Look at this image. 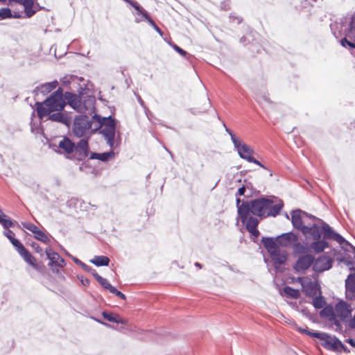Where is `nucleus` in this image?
I'll return each mask as SVG.
<instances>
[{
  "label": "nucleus",
  "instance_id": "36",
  "mask_svg": "<svg viewBox=\"0 0 355 355\" xmlns=\"http://www.w3.org/2000/svg\"><path fill=\"white\" fill-rule=\"evenodd\" d=\"M313 305L315 309H322L325 305V300L322 296H316L313 300Z\"/></svg>",
  "mask_w": 355,
  "mask_h": 355
},
{
  "label": "nucleus",
  "instance_id": "50",
  "mask_svg": "<svg viewBox=\"0 0 355 355\" xmlns=\"http://www.w3.org/2000/svg\"><path fill=\"white\" fill-rule=\"evenodd\" d=\"M72 259H73V261H74L76 264H78V265L80 266L83 268V270H87V269H89V268H87V265H86L85 263H84L83 262H82V261H81L80 260H79L78 259H77V258H76V257H72Z\"/></svg>",
  "mask_w": 355,
  "mask_h": 355
},
{
  "label": "nucleus",
  "instance_id": "63",
  "mask_svg": "<svg viewBox=\"0 0 355 355\" xmlns=\"http://www.w3.org/2000/svg\"><path fill=\"white\" fill-rule=\"evenodd\" d=\"M20 17L19 13L15 12L14 15L12 14V18H20Z\"/></svg>",
  "mask_w": 355,
  "mask_h": 355
},
{
  "label": "nucleus",
  "instance_id": "43",
  "mask_svg": "<svg viewBox=\"0 0 355 355\" xmlns=\"http://www.w3.org/2000/svg\"><path fill=\"white\" fill-rule=\"evenodd\" d=\"M23 227L29 231L32 232L33 234L38 230V227L33 223H22Z\"/></svg>",
  "mask_w": 355,
  "mask_h": 355
},
{
  "label": "nucleus",
  "instance_id": "23",
  "mask_svg": "<svg viewBox=\"0 0 355 355\" xmlns=\"http://www.w3.org/2000/svg\"><path fill=\"white\" fill-rule=\"evenodd\" d=\"M58 147L62 150L63 153L71 154L74 152L75 144L69 138L64 137L58 144Z\"/></svg>",
  "mask_w": 355,
  "mask_h": 355
},
{
  "label": "nucleus",
  "instance_id": "37",
  "mask_svg": "<svg viewBox=\"0 0 355 355\" xmlns=\"http://www.w3.org/2000/svg\"><path fill=\"white\" fill-rule=\"evenodd\" d=\"M35 238L43 243H47L49 242V239L48 238L47 235L43 232L42 231L38 230L36 231V232L34 234Z\"/></svg>",
  "mask_w": 355,
  "mask_h": 355
},
{
  "label": "nucleus",
  "instance_id": "25",
  "mask_svg": "<svg viewBox=\"0 0 355 355\" xmlns=\"http://www.w3.org/2000/svg\"><path fill=\"white\" fill-rule=\"evenodd\" d=\"M57 85L58 82L56 80L53 81L51 83H46L37 87L34 90V92H35L36 94L41 93L45 95L51 92L53 89H54L57 87Z\"/></svg>",
  "mask_w": 355,
  "mask_h": 355
},
{
  "label": "nucleus",
  "instance_id": "1",
  "mask_svg": "<svg viewBox=\"0 0 355 355\" xmlns=\"http://www.w3.org/2000/svg\"><path fill=\"white\" fill-rule=\"evenodd\" d=\"M270 202L268 198H261L250 201L241 202L239 198H236V207L239 218L241 222L246 220V217L252 214L259 217H266L267 209Z\"/></svg>",
  "mask_w": 355,
  "mask_h": 355
},
{
  "label": "nucleus",
  "instance_id": "49",
  "mask_svg": "<svg viewBox=\"0 0 355 355\" xmlns=\"http://www.w3.org/2000/svg\"><path fill=\"white\" fill-rule=\"evenodd\" d=\"M172 47L175 51L179 53L182 56H185L187 54V53L184 50H183L176 44H172Z\"/></svg>",
  "mask_w": 355,
  "mask_h": 355
},
{
  "label": "nucleus",
  "instance_id": "52",
  "mask_svg": "<svg viewBox=\"0 0 355 355\" xmlns=\"http://www.w3.org/2000/svg\"><path fill=\"white\" fill-rule=\"evenodd\" d=\"M248 162L254 163L263 168H266L265 166H263L259 161L252 157L251 158H248Z\"/></svg>",
  "mask_w": 355,
  "mask_h": 355
},
{
  "label": "nucleus",
  "instance_id": "58",
  "mask_svg": "<svg viewBox=\"0 0 355 355\" xmlns=\"http://www.w3.org/2000/svg\"><path fill=\"white\" fill-rule=\"evenodd\" d=\"M145 19L148 21L150 26H152L153 27L155 26L156 24L153 21V20L149 17V15H148V17H146Z\"/></svg>",
  "mask_w": 355,
  "mask_h": 355
},
{
  "label": "nucleus",
  "instance_id": "18",
  "mask_svg": "<svg viewBox=\"0 0 355 355\" xmlns=\"http://www.w3.org/2000/svg\"><path fill=\"white\" fill-rule=\"evenodd\" d=\"M322 227L313 223L307 225L304 227L302 234L305 236L310 235L313 240H319L321 238Z\"/></svg>",
  "mask_w": 355,
  "mask_h": 355
},
{
  "label": "nucleus",
  "instance_id": "53",
  "mask_svg": "<svg viewBox=\"0 0 355 355\" xmlns=\"http://www.w3.org/2000/svg\"><path fill=\"white\" fill-rule=\"evenodd\" d=\"M82 284L85 286H87L89 285L90 281L87 278H84L83 277H81L79 278Z\"/></svg>",
  "mask_w": 355,
  "mask_h": 355
},
{
  "label": "nucleus",
  "instance_id": "57",
  "mask_svg": "<svg viewBox=\"0 0 355 355\" xmlns=\"http://www.w3.org/2000/svg\"><path fill=\"white\" fill-rule=\"evenodd\" d=\"M308 277H297L296 282L300 283L301 286H303V280L308 279Z\"/></svg>",
  "mask_w": 355,
  "mask_h": 355
},
{
  "label": "nucleus",
  "instance_id": "61",
  "mask_svg": "<svg viewBox=\"0 0 355 355\" xmlns=\"http://www.w3.org/2000/svg\"><path fill=\"white\" fill-rule=\"evenodd\" d=\"M87 268L89 269L87 270H85V271L87 272H91L92 274V275L94 276V272H96V270L94 269H93L91 266H87Z\"/></svg>",
  "mask_w": 355,
  "mask_h": 355
},
{
  "label": "nucleus",
  "instance_id": "39",
  "mask_svg": "<svg viewBox=\"0 0 355 355\" xmlns=\"http://www.w3.org/2000/svg\"><path fill=\"white\" fill-rule=\"evenodd\" d=\"M293 247L294 252L296 253H304L306 250V247L297 241L293 244Z\"/></svg>",
  "mask_w": 355,
  "mask_h": 355
},
{
  "label": "nucleus",
  "instance_id": "6",
  "mask_svg": "<svg viewBox=\"0 0 355 355\" xmlns=\"http://www.w3.org/2000/svg\"><path fill=\"white\" fill-rule=\"evenodd\" d=\"M311 218L313 220H316L318 218L314 216L310 215L305 211L300 209L293 210L291 212V222L293 227L303 232L304 227H306L307 225H304L307 223L306 219Z\"/></svg>",
  "mask_w": 355,
  "mask_h": 355
},
{
  "label": "nucleus",
  "instance_id": "29",
  "mask_svg": "<svg viewBox=\"0 0 355 355\" xmlns=\"http://www.w3.org/2000/svg\"><path fill=\"white\" fill-rule=\"evenodd\" d=\"M110 260L106 256H95L90 262L96 266H106L109 265Z\"/></svg>",
  "mask_w": 355,
  "mask_h": 355
},
{
  "label": "nucleus",
  "instance_id": "41",
  "mask_svg": "<svg viewBox=\"0 0 355 355\" xmlns=\"http://www.w3.org/2000/svg\"><path fill=\"white\" fill-rule=\"evenodd\" d=\"M114 156V153L113 152L112 149H111V150L109 152L100 153V160L103 162H106L110 159L112 158Z\"/></svg>",
  "mask_w": 355,
  "mask_h": 355
},
{
  "label": "nucleus",
  "instance_id": "28",
  "mask_svg": "<svg viewBox=\"0 0 355 355\" xmlns=\"http://www.w3.org/2000/svg\"><path fill=\"white\" fill-rule=\"evenodd\" d=\"M262 243L269 253L272 252L278 248L277 241H275L272 238H262Z\"/></svg>",
  "mask_w": 355,
  "mask_h": 355
},
{
  "label": "nucleus",
  "instance_id": "8",
  "mask_svg": "<svg viewBox=\"0 0 355 355\" xmlns=\"http://www.w3.org/2000/svg\"><path fill=\"white\" fill-rule=\"evenodd\" d=\"M313 338H317L322 341V346L327 349L335 352L337 349V342L339 340L336 336H331L324 332H318V334H313Z\"/></svg>",
  "mask_w": 355,
  "mask_h": 355
},
{
  "label": "nucleus",
  "instance_id": "15",
  "mask_svg": "<svg viewBox=\"0 0 355 355\" xmlns=\"http://www.w3.org/2000/svg\"><path fill=\"white\" fill-rule=\"evenodd\" d=\"M74 152L77 154V159L83 160L88 156L89 146L88 141L86 139H82L75 145Z\"/></svg>",
  "mask_w": 355,
  "mask_h": 355
},
{
  "label": "nucleus",
  "instance_id": "38",
  "mask_svg": "<svg viewBox=\"0 0 355 355\" xmlns=\"http://www.w3.org/2000/svg\"><path fill=\"white\" fill-rule=\"evenodd\" d=\"M12 18V11L9 8H1L0 9V19Z\"/></svg>",
  "mask_w": 355,
  "mask_h": 355
},
{
  "label": "nucleus",
  "instance_id": "3",
  "mask_svg": "<svg viewBox=\"0 0 355 355\" xmlns=\"http://www.w3.org/2000/svg\"><path fill=\"white\" fill-rule=\"evenodd\" d=\"M96 124L94 125V131L101 129L100 133L106 140L111 149L114 148V139L116 135V121L111 116L103 117L98 114L92 116Z\"/></svg>",
  "mask_w": 355,
  "mask_h": 355
},
{
  "label": "nucleus",
  "instance_id": "35",
  "mask_svg": "<svg viewBox=\"0 0 355 355\" xmlns=\"http://www.w3.org/2000/svg\"><path fill=\"white\" fill-rule=\"evenodd\" d=\"M131 6L135 9L137 15H141L144 19L148 17V12L138 3L131 2Z\"/></svg>",
  "mask_w": 355,
  "mask_h": 355
},
{
  "label": "nucleus",
  "instance_id": "20",
  "mask_svg": "<svg viewBox=\"0 0 355 355\" xmlns=\"http://www.w3.org/2000/svg\"><path fill=\"white\" fill-rule=\"evenodd\" d=\"M271 259L274 262L275 266L277 268L278 266H280L284 263L287 259V253L285 250H281L280 248H277L274 250L272 252L270 253Z\"/></svg>",
  "mask_w": 355,
  "mask_h": 355
},
{
  "label": "nucleus",
  "instance_id": "48",
  "mask_svg": "<svg viewBox=\"0 0 355 355\" xmlns=\"http://www.w3.org/2000/svg\"><path fill=\"white\" fill-rule=\"evenodd\" d=\"M110 293L115 295L116 296L120 297L122 300L126 299L125 295L123 293H122L121 291L116 289L114 287L112 289Z\"/></svg>",
  "mask_w": 355,
  "mask_h": 355
},
{
  "label": "nucleus",
  "instance_id": "12",
  "mask_svg": "<svg viewBox=\"0 0 355 355\" xmlns=\"http://www.w3.org/2000/svg\"><path fill=\"white\" fill-rule=\"evenodd\" d=\"M302 289L307 296L314 297L320 290V286L316 282L312 281V279L309 277L308 279L303 280Z\"/></svg>",
  "mask_w": 355,
  "mask_h": 355
},
{
  "label": "nucleus",
  "instance_id": "62",
  "mask_svg": "<svg viewBox=\"0 0 355 355\" xmlns=\"http://www.w3.org/2000/svg\"><path fill=\"white\" fill-rule=\"evenodd\" d=\"M153 28L159 35H162L161 29L157 25H155V26H154Z\"/></svg>",
  "mask_w": 355,
  "mask_h": 355
},
{
  "label": "nucleus",
  "instance_id": "31",
  "mask_svg": "<svg viewBox=\"0 0 355 355\" xmlns=\"http://www.w3.org/2000/svg\"><path fill=\"white\" fill-rule=\"evenodd\" d=\"M3 234L10 240L11 243L15 247L17 251L21 249V246H24L17 239L14 237L15 234L12 231L8 230L3 232Z\"/></svg>",
  "mask_w": 355,
  "mask_h": 355
},
{
  "label": "nucleus",
  "instance_id": "10",
  "mask_svg": "<svg viewBox=\"0 0 355 355\" xmlns=\"http://www.w3.org/2000/svg\"><path fill=\"white\" fill-rule=\"evenodd\" d=\"M234 146L237 150L239 157L248 162V158L252 157L254 150L240 139H234Z\"/></svg>",
  "mask_w": 355,
  "mask_h": 355
},
{
  "label": "nucleus",
  "instance_id": "47",
  "mask_svg": "<svg viewBox=\"0 0 355 355\" xmlns=\"http://www.w3.org/2000/svg\"><path fill=\"white\" fill-rule=\"evenodd\" d=\"M296 329L299 332L306 334L310 336L311 337H313V334H318V332H313V331H311L309 330L307 328L306 329H304V328L300 327H297Z\"/></svg>",
  "mask_w": 355,
  "mask_h": 355
},
{
  "label": "nucleus",
  "instance_id": "13",
  "mask_svg": "<svg viewBox=\"0 0 355 355\" xmlns=\"http://www.w3.org/2000/svg\"><path fill=\"white\" fill-rule=\"evenodd\" d=\"M45 252L48 259L50 260L49 266L51 267L55 266L62 268L65 266L64 259L62 258L58 253L54 252L51 248H47Z\"/></svg>",
  "mask_w": 355,
  "mask_h": 355
},
{
  "label": "nucleus",
  "instance_id": "54",
  "mask_svg": "<svg viewBox=\"0 0 355 355\" xmlns=\"http://www.w3.org/2000/svg\"><path fill=\"white\" fill-rule=\"evenodd\" d=\"M348 325L351 329H355V313L354 317L349 321Z\"/></svg>",
  "mask_w": 355,
  "mask_h": 355
},
{
  "label": "nucleus",
  "instance_id": "30",
  "mask_svg": "<svg viewBox=\"0 0 355 355\" xmlns=\"http://www.w3.org/2000/svg\"><path fill=\"white\" fill-rule=\"evenodd\" d=\"M315 241L311 243V247L315 252H320L328 247V243L324 239Z\"/></svg>",
  "mask_w": 355,
  "mask_h": 355
},
{
  "label": "nucleus",
  "instance_id": "59",
  "mask_svg": "<svg viewBox=\"0 0 355 355\" xmlns=\"http://www.w3.org/2000/svg\"><path fill=\"white\" fill-rule=\"evenodd\" d=\"M92 318L93 320H94L95 321H96V322H99V323H101V324H103V325H105V326H106V327H110V324H107V323H106V322H104L101 321V320H99V319H97V318H94V317H92Z\"/></svg>",
  "mask_w": 355,
  "mask_h": 355
},
{
  "label": "nucleus",
  "instance_id": "5",
  "mask_svg": "<svg viewBox=\"0 0 355 355\" xmlns=\"http://www.w3.org/2000/svg\"><path fill=\"white\" fill-rule=\"evenodd\" d=\"M95 124H96V121H94L92 118L90 119L87 115L76 116L73 125V133L77 137H82L89 130L94 132V125Z\"/></svg>",
  "mask_w": 355,
  "mask_h": 355
},
{
  "label": "nucleus",
  "instance_id": "40",
  "mask_svg": "<svg viewBox=\"0 0 355 355\" xmlns=\"http://www.w3.org/2000/svg\"><path fill=\"white\" fill-rule=\"evenodd\" d=\"M320 315L322 317L331 318L334 315V310L331 307H324L320 311Z\"/></svg>",
  "mask_w": 355,
  "mask_h": 355
},
{
  "label": "nucleus",
  "instance_id": "44",
  "mask_svg": "<svg viewBox=\"0 0 355 355\" xmlns=\"http://www.w3.org/2000/svg\"><path fill=\"white\" fill-rule=\"evenodd\" d=\"M255 99L260 104H262L263 103H271V101H270V99L268 98V96L266 94L257 95V96L255 97Z\"/></svg>",
  "mask_w": 355,
  "mask_h": 355
},
{
  "label": "nucleus",
  "instance_id": "9",
  "mask_svg": "<svg viewBox=\"0 0 355 355\" xmlns=\"http://www.w3.org/2000/svg\"><path fill=\"white\" fill-rule=\"evenodd\" d=\"M314 257L311 254H304L299 257L294 269L296 272L304 273L311 266H313Z\"/></svg>",
  "mask_w": 355,
  "mask_h": 355
},
{
  "label": "nucleus",
  "instance_id": "64",
  "mask_svg": "<svg viewBox=\"0 0 355 355\" xmlns=\"http://www.w3.org/2000/svg\"><path fill=\"white\" fill-rule=\"evenodd\" d=\"M195 266H196V267L199 268H202V264H201V263H198V262H196V263H195Z\"/></svg>",
  "mask_w": 355,
  "mask_h": 355
},
{
  "label": "nucleus",
  "instance_id": "2",
  "mask_svg": "<svg viewBox=\"0 0 355 355\" xmlns=\"http://www.w3.org/2000/svg\"><path fill=\"white\" fill-rule=\"evenodd\" d=\"M66 98L63 97L62 89L59 87L44 102L35 103L37 115L40 119L54 112H61L65 105Z\"/></svg>",
  "mask_w": 355,
  "mask_h": 355
},
{
  "label": "nucleus",
  "instance_id": "19",
  "mask_svg": "<svg viewBox=\"0 0 355 355\" xmlns=\"http://www.w3.org/2000/svg\"><path fill=\"white\" fill-rule=\"evenodd\" d=\"M243 224H245L246 230L254 237H258L259 235V232L257 230V225L259 224V220L254 216H249V215L246 217V220L242 222Z\"/></svg>",
  "mask_w": 355,
  "mask_h": 355
},
{
  "label": "nucleus",
  "instance_id": "22",
  "mask_svg": "<svg viewBox=\"0 0 355 355\" xmlns=\"http://www.w3.org/2000/svg\"><path fill=\"white\" fill-rule=\"evenodd\" d=\"M346 297L352 300L355 295V275L350 274L345 280Z\"/></svg>",
  "mask_w": 355,
  "mask_h": 355
},
{
  "label": "nucleus",
  "instance_id": "34",
  "mask_svg": "<svg viewBox=\"0 0 355 355\" xmlns=\"http://www.w3.org/2000/svg\"><path fill=\"white\" fill-rule=\"evenodd\" d=\"M283 290L287 297L295 300L300 297V293L297 289H294L290 286H285Z\"/></svg>",
  "mask_w": 355,
  "mask_h": 355
},
{
  "label": "nucleus",
  "instance_id": "42",
  "mask_svg": "<svg viewBox=\"0 0 355 355\" xmlns=\"http://www.w3.org/2000/svg\"><path fill=\"white\" fill-rule=\"evenodd\" d=\"M340 44L344 47L349 46V47L355 49V41L354 40H349L346 37H344L340 40Z\"/></svg>",
  "mask_w": 355,
  "mask_h": 355
},
{
  "label": "nucleus",
  "instance_id": "32",
  "mask_svg": "<svg viewBox=\"0 0 355 355\" xmlns=\"http://www.w3.org/2000/svg\"><path fill=\"white\" fill-rule=\"evenodd\" d=\"M102 315L106 320L110 322L120 323V324H126L127 321L124 319L120 318L119 315H113L112 314L108 313L106 311H103L102 313Z\"/></svg>",
  "mask_w": 355,
  "mask_h": 355
},
{
  "label": "nucleus",
  "instance_id": "27",
  "mask_svg": "<svg viewBox=\"0 0 355 355\" xmlns=\"http://www.w3.org/2000/svg\"><path fill=\"white\" fill-rule=\"evenodd\" d=\"M48 115L49 119L52 121L60 122L63 124H67L69 122L67 115L63 114L61 112H52Z\"/></svg>",
  "mask_w": 355,
  "mask_h": 355
},
{
  "label": "nucleus",
  "instance_id": "51",
  "mask_svg": "<svg viewBox=\"0 0 355 355\" xmlns=\"http://www.w3.org/2000/svg\"><path fill=\"white\" fill-rule=\"evenodd\" d=\"M223 125H224V127H225V131H226V132L230 135V137H231V140H232V143H233V144H234V139H239V138H237V137H236V135L234 134V132H233L231 130H230L229 128H227L226 127V125H225V123H223Z\"/></svg>",
  "mask_w": 355,
  "mask_h": 355
},
{
  "label": "nucleus",
  "instance_id": "45",
  "mask_svg": "<svg viewBox=\"0 0 355 355\" xmlns=\"http://www.w3.org/2000/svg\"><path fill=\"white\" fill-rule=\"evenodd\" d=\"M336 347L338 349V350H335V352H349V350H348L347 347L344 344H343L340 340H338Z\"/></svg>",
  "mask_w": 355,
  "mask_h": 355
},
{
  "label": "nucleus",
  "instance_id": "4",
  "mask_svg": "<svg viewBox=\"0 0 355 355\" xmlns=\"http://www.w3.org/2000/svg\"><path fill=\"white\" fill-rule=\"evenodd\" d=\"M65 98L67 103L78 112L91 114L95 110L96 99L93 96H80L71 92H66Z\"/></svg>",
  "mask_w": 355,
  "mask_h": 355
},
{
  "label": "nucleus",
  "instance_id": "11",
  "mask_svg": "<svg viewBox=\"0 0 355 355\" xmlns=\"http://www.w3.org/2000/svg\"><path fill=\"white\" fill-rule=\"evenodd\" d=\"M334 259L327 256H321L313 261V269L317 272L329 270L332 267Z\"/></svg>",
  "mask_w": 355,
  "mask_h": 355
},
{
  "label": "nucleus",
  "instance_id": "21",
  "mask_svg": "<svg viewBox=\"0 0 355 355\" xmlns=\"http://www.w3.org/2000/svg\"><path fill=\"white\" fill-rule=\"evenodd\" d=\"M17 252L24 258L26 263L31 265L34 269L40 270V267L37 263L35 258L24 248V246H21V249Z\"/></svg>",
  "mask_w": 355,
  "mask_h": 355
},
{
  "label": "nucleus",
  "instance_id": "26",
  "mask_svg": "<svg viewBox=\"0 0 355 355\" xmlns=\"http://www.w3.org/2000/svg\"><path fill=\"white\" fill-rule=\"evenodd\" d=\"M345 35L349 40L355 41V14L352 17L351 21L347 28L345 29Z\"/></svg>",
  "mask_w": 355,
  "mask_h": 355
},
{
  "label": "nucleus",
  "instance_id": "56",
  "mask_svg": "<svg viewBox=\"0 0 355 355\" xmlns=\"http://www.w3.org/2000/svg\"><path fill=\"white\" fill-rule=\"evenodd\" d=\"M90 159H96L100 160V153H92L90 155Z\"/></svg>",
  "mask_w": 355,
  "mask_h": 355
},
{
  "label": "nucleus",
  "instance_id": "7",
  "mask_svg": "<svg viewBox=\"0 0 355 355\" xmlns=\"http://www.w3.org/2000/svg\"><path fill=\"white\" fill-rule=\"evenodd\" d=\"M322 225V232H323V239H333L337 241L340 245L345 244L351 245L348 241H347L341 235L335 232L332 228L322 220L318 218L316 219Z\"/></svg>",
  "mask_w": 355,
  "mask_h": 355
},
{
  "label": "nucleus",
  "instance_id": "24",
  "mask_svg": "<svg viewBox=\"0 0 355 355\" xmlns=\"http://www.w3.org/2000/svg\"><path fill=\"white\" fill-rule=\"evenodd\" d=\"M21 4L24 6V11L28 17H32L35 11L33 10L34 0H9Z\"/></svg>",
  "mask_w": 355,
  "mask_h": 355
},
{
  "label": "nucleus",
  "instance_id": "60",
  "mask_svg": "<svg viewBox=\"0 0 355 355\" xmlns=\"http://www.w3.org/2000/svg\"><path fill=\"white\" fill-rule=\"evenodd\" d=\"M346 343H349L351 346L355 347V340L352 338H348L346 340Z\"/></svg>",
  "mask_w": 355,
  "mask_h": 355
},
{
  "label": "nucleus",
  "instance_id": "46",
  "mask_svg": "<svg viewBox=\"0 0 355 355\" xmlns=\"http://www.w3.org/2000/svg\"><path fill=\"white\" fill-rule=\"evenodd\" d=\"M0 223L3 226L5 229H8L13 225V223L9 219H5L2 217L0 219Z\"/></svg>",
  "mask_w": 355,
  "mask_h": 355
},
{
  "label": "nucleus",
  "instance_id": "16",
  "mask_svg": "<svg viewBox=\"0 0 355 355\" xmlns=\"http://www.w3.org/2000/svg\"><path fill=\"white\" fill-rule=\"evenodd\" d=\"M335 311L338 317L344 320L349 318L352 313V308L349 304L344 301H340L336 304Z\"/></svg>",
  "mask_w": 355,
  "mask_h": 355
},
{
  "label": "nucleus",
  "instance_id": "33",
  "mask_svg": "<svg viewBox=\"0 0 355 355\" xmlns=\"http://www.w3.org/2000/svg\"><path fill=\"white\" fill-rule=\"evenodd\" d=\"M94 277L105 289L108 290L110 292L114 288V286L109 283L107 279L102 277L97 272H94Z\"/></svg>",
  "mask_w": 355,
  "mask_h": 355
},
{
  "label": "nucleus",
  "instance_id": "14",
  "mask_svg": "<svg viewBox=\"0 0 355 355\" xmlns=\"http://www.w3.org/2000/svg\"><path fill=\"white\" fill-rule=\"evenodd\" d=\"M277 243L284 247L293 245L294 243L298 241L297 236L293 232L282 234L276 239Z\"/></svg>",
  "mask_w": 355,
  "mask_h": 355
},
{
  "label": "nucleus",
  "instance_id": "17",
  "mask_svg": "<svg viewBox=\"0 0 355 355\" xmlns=\"http://www.w3.org/2000/svg\"><path fill=\"white\" fill-rule=\"evenodd\" d=\"M269 198L270 205L268 208L267 209L266 217L269 216H275L280 212L281 209L283 207V202L282 200H279V202L274 205L275 202H277V198L276 197H270Z\"/></svg>",
  "mask_w": 355,
  "mask_h": 355
},
{
  "label": "nucleus",
  "instance_id": "55",
  "mask_svg": "<svg viewBox=\"0 0 355 355\" xmlns=\"http://www.w3.org/2000/svg\"><path fill=\"white\" fill-rule=\"evenodd\" d=\"M245 188L244 186L240 187L238 191H237V193L236 194V196H243L244 195L245 193Z\"/></svg>",
  "mask_w": 355,
  "mask_h": 355
}]
</instances>
